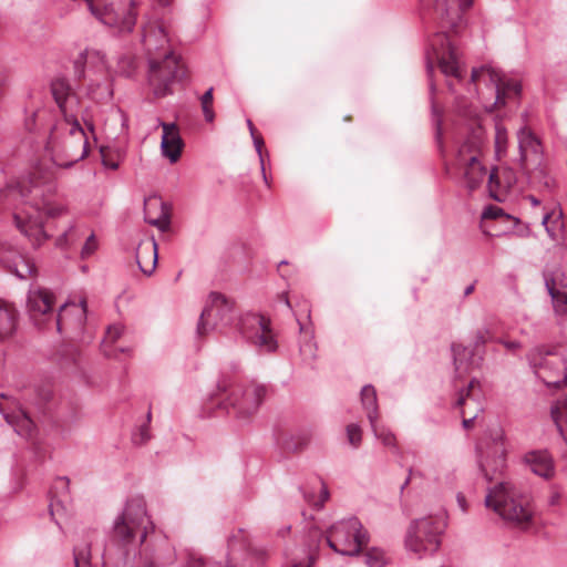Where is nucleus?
<instances>
[{
    "label": "nucleus",
    "instance_id": "obj_55",
    "mask_svg": "<svg viewBox=\"0 0 567 567\" xmlns=\"http://www.w3.org/2000/svg\"><path fill=\"white\" fill-rule=\"evenodd\" d=\"M497 341L499 343H502L508 351H512V352L522 348V343L518 341H508V340H503V339H499Z\"/></svg>",
    "mask_w": 567,
    "mask_h": 567
},
{
    "label": "nucleus",
    "instance_id": "obj_5",
    "mask_svg": "<svg viewBox=\"0 0 567 567\" xmlns=\"http://www.w3.org/2000/svg\"><path fill=\"white\" fill-rule=\"evenodd\" d=\"M485 505L503 519L516 525H527L532 520L528 497L511 483L501 482L489 488L485 496Z\"/></svg>",
    "mask_w": 567,
    "mask_h": 567
},
{
    "label": "nucleus",
    "instance_id": "obj_28",
    "mask_svg": "<svg viewBox=\"0 0 567 567\" xmlns=\"http://www.w3.org/2000/svg\"><path fill=\"white\" fill-rule=\"evenodd\" d=\"M1 258L3 262L7 264L10 271L13 272L20 279H27L28 277H31L37 272V267L34 262L23 255H17L12 261H9L6 257Z\"/></svg>",
    "mask_w": 567,
    "mask_h": 567
},
{
    "label": "nucleus",
    "instance_id": "obj_14",
    "mask_svg": "<svg viewBox=\"0 0 567 567\" xmlns=\"http://www.w3.org/2000/svg\"><path fill=\"white\" fill-rule=\"evenodd\" d=\"M0 413L18 435L27 440L33 439L37 426L17 399L0 393Z\"/></svg>",
    "mask_w": 567,
    "mask_h": 567
},
{
    "label": "nucleus",
    "instance_id": "obj_32",
    "mask_svg": "<svg viewBox=\"0 0 567 567\" xmlns=\"http://www.w3.org/2000/svg\"><path fill=\"white\" fill-rule=\"evenodd\" d=\"M499 91H502V101H496L494 102L495 105H505L507 103V100L508 99H516L519 96L520 92H522V85L519 82L515 81V80H507V81H504L503 80V76H501V82H499Z\"/></svg>",
    "mask_w": 567,
    "mask_h": 567
},
{
    "label": "nucleus",
    "instance_id": "obj_33",
    "mask_svg": "<svg viewBox=\"0 0 567 567\" xmlns=\"http://www.w3.org/2000/svg\"><path fill=\"white\" fill-rule=\"evenodd\" d=\"M73 558L75 567H93L91 563V543L83 540L73 548Z\"/></svg>",
    "mask_w": 567,
    "mask_h": 567
},
{
    "label": "nucleus",
    "instance_id": "obj_26",
    "mask_svg": "<svg viewBox=\"0 0 567 567\" xmlns=\"http://www.w3.org/2000/svg\"><path fill=\"white\" fill-rule=\"evenodd\" d=\"M17 327V310L8 301L0 299V339L10 337Z\"/></svg>",
    "mask_w": 567,
    "mask_h": 567
},
{
    "label": "nucleus",
    "instance_id": "obj_6",
    "mask_svg": "<svg viewBox=\"0 0 567 567\" xmlns=\"http://www.w3.org/2000/svg\"><path fill=\"white\" fill-rule=\"evenodd\" d=\"M75 75L79 80H89L87 93L94 100H106L113 95L110 71L105 55L94 49L82 51L74 61Z\"/></svg>",
    "mask_w": 567,
    "mask_h": 567
},
{
    "label": "nucleus",
    "instance_id": "obj_49",
    "mask_svg": "<svg viewBox=\"0 0 567 567\" xmlns=\"http://www.w3.org/2000/svg\"><path fill=\"white\" fill-rule=\"evenodd\" d=\"M504 215V212L501 207L497 206H488L484 209L482 217L487 219H496Z\"/></svg>",
    "mask_w": 567,
    "mask_h": 567
},
{
    "label": "nucleus",
    "instance_id": "obj_31",
    "mask_svg": "<svg viewBox=\"0 0 567 567\" xmlns=\"http://www.w3.org/2000/svg\"><path fill=\"white\" fill-rule=\"evenodd\" d=\"M124 331L123 326L113 324L110 326L106 330L105 338L102 341L103 352L109 358H117L116 350L109 349L110 346L115 343L117 339L122 336ZM120 352H124L123 348L117 349Z\"/></svg>",
    "mask_w": 567,
    "mask_h": 567
},
{
    "label": "nucleus",
    "instance_id": "obj_13",
    "mask_svg": "<svg viewBox=\"0 0 567 567\" xmlns=\"http://www.w3.org/2000/svg\"><path fill=\"white\" fill-rule=\"evenodd\" d=\"M250 347L258 355H274L278 352V333L269 316L250 313Z\"/></svg>",
    "mask_w": 567,
    "mask_h": 567
},
{
    "label": "nucleus",
    "instance_id": "obj_44",
    "mask_svg": "<svg viewBox=\"0 0 567 567\" xmlns=\"http://www.w3.org/2000/svg\"><path fill=\"white\" fill-rule=\"evenodd\" d=\"M347 436L354 447L359 446L361 443V429L358 424H349L347 426Z\"/></svg>",
    "mask_w": 567,
    "mask_h": 567
},
{
    "label": "nucleus",
    "instance_id": "obj_43",
    "mask_svg": "<svg viewBox=\"0 0 567 567\" xmlns=\"http://www.w3.org/2000/svg\"><path fill=\"white\" fill-rule=\"evenodd\" d=\"M267 550L265 548L250 546V567L252 564H255L257 567L262 566L267 559Z\"/></svg>",
    "mask_w": 567,
    "mask_h": 567
},
{
    "label": "nucleus",
    "instance_id": "obj_15",
    "mask_svg": "<svg viewBox=\"0 0 567 567\" xmlns=\"http://www.w3.org/2000/svg\"><path fill=\"white\" fill-rule=\"evenodd\" d=\"M480 453V467L486 480L491 481L494 474L501 472L505 467V447L503 434L497 431L491 442H482L477 445Z\"/></svg>",
    "mask_w": 567,
    "mask_h": 567
},
{
    "label": "nucleus",
    "instance_id": "obj_63",
    "mask_svg": "<svg viewBox=\"0 0 567 567\" xmlns=\"http://www.w3.org/2000/svg\"><path fill=\"white\" fill-rule=\"evenodd\" d=\"M103 164L112 169H116L118 167L117 163H109L106 159H103Z\"/></svg>",
    "mask_w": 567,
    "mask_h": 567
},
{
    "label": "nucleus",
    "instance_id": "obj_7",
    "mask_svg": "<svg viewBox=\"0 0 567 567\" xmlns=\"http://www.w3.org/2000/svg\"><path fill=\"white\" fill-rule=\"evenodd\" d=\"M368 539L367 530L363 529L361 522L354 516L331 525L326 536L328 546L343 556L358 555Z\"/></svg>",
    "mask_w": 567,
    "mask_h": 567
},
{
    "label": "nucleus",
    "instance_id": "obj_17",
    "mask_svg": "<svg viewBox=\"0 0 567 567\" xmlns=\"http://www.w3.org/2000/svg\"><path fill=\"white\" fill-rule=\"evenodd\" d=\"M478 386V381L476 379H472L467 388L460 391L455 403L457 408H461V415L463 417L462 424L465 430L472 429L474 421L483 411V406L480 402V394L475 392Z\"/></svg>",
    "mask_w": 567,
    "mask_h": 567
},
{
    "label": "nucleus",
    "instance_id": "obj_39",
    "mask_svg": "<svg viewBox=\"0 0 567 567\" xmlns=\"http://www.w3.org/2000/svg\"><path fill=\"white\" fill-rule=\"evenodd\" d=\"M75 226L71 224L69 228L62 233L55 240L56 247L64 249L69 247L75 240Z\"/></svg>",
    "mask_w": 567,
    "mask_h": 567
},
{
    "label": "nucleus",
    "instance_id": "obj_51",
    "mask_svg": "<svg viewBox=\"0 0 567 567\" xmlns=\"http://www.w3.org/2000/svg\"><path fill=\"white\" fill-rule=\"evenodd\" d=\"M489 333V330L487 328L485 329H478L475 334L474 339V347H483L487 342V334Z\"/></svg>",
    "mask_w": 567,
    "mask_h": 567
},
{
    "label": "nucleus",
    "instance_id": "obj_23",
    "mask_svg": "<svg viewBox=\"0 0 567 567\" xmlns=\"http://www.w3.org/2000/svg\"><path fill=\"white\" fill-rule=\"evenodd\" d=\"M525 462L540 477L549 478L554 475V462L547 451H532L525 455Z\"/></svg>",
    "mask_w": 567,
    "mask_h": 567
},
{
    "label": "nucleus",
    "instance_id": "obj_61",
    "mask_svg": "<svg viewBox=\"0 0 567 567\" xmlns=\"http://www.w3.org/2000/svg\"><path fill=\"white\" fill-rule=\"evenodd\" d=\"M526 199H528V200L530 202V204H532L534 207H536V206H538V205L540 204L539 199H537V198H536L535 196H533V195H528V196L526 197Z\"/></svg>",
    "mask_w": 567,
    "mask_h": 567
},
{
    "label": "nucleus",
    "instance_id": "obj_62",
    "mask_svg": "<svg viewBox=\"0 0 567 567\" xmlns=\"http://www.w3.org/2000/svg\"><path fill=\"white\" fill-rule=\"evenodd\" d=\"M290 528H291V527L288 525V526H286V527H284V528L279 529V530H278V535H280V536H285L286 534H288V533L290 532Z\"/></svg>",
    "mask_w": 567,
    "mask_h": 567
},
{
    "label": "nucleus",
    "instance_id": "obj_1",
    "mask_svg": "<svg viewBox=\"0 0 567 567\" xmlns=\"http://www.w3.org/2000/svg\"><path fill=\"white\" fill-rule=\"evenodd\" d=\"M114 537L124 546L140 543L134 554L135 567H167L175 561V550L167 537L156 532L143 497L130 498L113 524Z\"/></svg>",
    "mask_w": 567,
    "mask_h": 567
},
{
    "label": "nucleus",
    "instance_id": "obj_9",
    "mask_svg": "<svg viewBox=\"0 0 567 567\" xmlns=\"http://www.w3.org/2000/svg\"><path fill=\"white\" fill-rule=\"evenodd\" d=\"M527 360L535 375L547 386L559 388L567 382V361L543 348H534Z\"/></svg>",
    "mask_w": 567,
    "mask_h": 567
},
{
    "label": "nucleus",
    "instance_id": "obj_60",
    "mask_svg": "<svg viewBox=\"0 0 567 567\" xmlns=\"http://www.w3.org/2000/svg\"><path fill=\"white\" fill-rule=\"evenodd\" d=\"M413 475H414V468L413 467H410L408 470V476L405 478V481L403 482V484L401 485V493L405 489V487L410 484L411 480L413 478Z\"/></svg>",
    "mask_w": 567,
    "mask_h": 567
},
{
    "label": "nucleus",
    "instance_id": "obj_40",
    "mask_svg": "<svg viewBox=\"0 0 567 567\" xmlns=\"http://www.w3.org/2000/svg\"><path fill=\"white\" fill-rule=\"evenodd\" d=\"M433 124L435 127V141L441 152H443V131H442V118L437 112V109L432 106Z\"/></svg>",
    "mask_w": 567,
    "mask_h": 567
},
{
    "label": "nucleus",
    "instance_id": "obj_8",
    "mask_svg": "<svg viewBox=\"0 0 567 567\" xmlns=\"http://www.w3.org/2000/svg\"><path fill=\"white\" fill-rule=\"evenodd\" d=\"M444 527L443 520L439 517L429 516L413 520L405 537L408 550L420 557L434 554L440 548Z\"/></svg>",
    "mask_w": 567,
    "mask_h": 567
},
{
    "label": "nucleus",
    "instance_id": "obj_50",
    "mask_svg": "<svg viewBox=\"0 0 567 567\" xmlns=\"http://www.w3.org/2000/svg\"><path fill=\"white\" fill-rule=\"evenodd\" d=\"M316 557L312 553H308L306 559L303 560H292L289 564V567H312L315 564Z\"/></svg>",
    "mask_w": 567,
    "mask_h": 567
},
{
    "label": "nucleus",
    "instance_id": "obj_53",
    "mask_svg": "<svg viewBox=\"0 0 567 567\" xmlns=\"http://www.w3.org/2000/svg\"><path fill=\"white\" fill-rule=\"evenodd\" d=\"M426 71H427V75L430 78V90L433 93L434 89H435L434 83L432 81V74L434 72V65H433L432 56H431V54L429 52L426 53Z\"/></svg>",
    "mask_w": 567,
    "mask_h": 567
},
{
    "label": "nucleus",
    "instance_id": "obj_52",
    "mask_svg": "<svg viewBox=\"0 0 567 567\" xmlns=\"http://www.w3.org/2000/svg\"><path fill=\"white\" fill-rule=\"evenodd\" d=\"M266 393L267 389L265 385L257 384L254 386V396L257 406L262 402L264 398L266 396Z\"/></svg>",
    "mask_w": 567,
    "mask_h": 567
},
{
    "label": "nucleus",
    "instance_id": "obj_35",
    "mask_svg": "<svg viewBox=\"0 0 567 567\" xmlns=\"http://www.w3.org/2000/svg\"><path fill=\"white\" fill-rule=\"evenodd\" d=\"M224 408L226 409V411L229 415H235L236 417L244 419V420L246 419L247 400L245 396H243L238 400L233 394L231 398H229L227 400V402L224 403Z\"/></svg>",
    "mask_w": 567,
    "mask_h": 567
},
{
    "label": "nucleus",
    "instance_id": "obj_19",
    "mask_svg": "<svg viewBox=\"0 0 567 567\" xmlns=\"http://www.w3.org/2000/svg\"><path fill=\"white\" fill-rule=\"evenodd\" d=\"M144 219L147 224L166 231L171 225V207L159 196L151 195L144 199Z\"/></svg>",
    "mask_w": 567,
    "mask_h": 567
},
{
    "label": "nucleus",
    "instance_id": "obj_45",
    "mask_svg": "<svg viewBox=\"0 0 567 567\" xmlns=\"http://www.w3.org/2000/svg\"><path fill=\"white\" fill-rule=\"evenodd\" d=\"M68 309L66 305L61 306L60 311L55 318V324L59 332H62L63 330H66L70 326L69 319H68Z\"/></svg>",
    "mask_w": 567,
    "mask_h": 567
},
{
    "label": "nucleus",
    "instance_id": "obj_3",
    "mask_svg": "<svg viewBox=\"0 0 567 567\" xmlns=\"http://www.w3.org/2000/svg\"><path fill=\"white\" fill-rule=\"evenodd\" d=\"M168 30L163 20H148L142 28V43L148 59V84L156 97L172 94L171 86L185 76L173 53Z\"/></svg>",
    "mask_w": 567,
    "mask_h": 567
},
{
    "label": "nucleus",
    "instance_id": "obj_11",
    "mask_svg": "<svg viewBox=\"0 0 567 567\" xmlns=\"http://www.w3.org/2000/svg\"><path fill=\"white\" fill-rule=\"evenodd\" d=\"M234 319L233 303L225 296L213 292L200 313L197 323V334L204 337L214 330L223 329L231 324Z\"/></svg>",
    "mask_w": 567,
    "mask_h": 567
},
{
    "label": "nucleus",
    "instance_id": "obj_29",
    "mask_svg": "<svg viewBox=\"0 0 567 567\" xmlns=\"http://www.w3.org/2000/svg\"><path fill=\"white\" fill-rule=\"evenodd\" d=\"M361 403L367 412L369 423H373L379 419V406L377 391L373 385L367 384L361 389Z\"/></svg>",
    "mask_w": 567,
    "mask_h": 567
},
{
    "label": "nucleus",
    "instance_id": "obj_25",
    "mask_svg": "<svg viewBox=\"0 0 567 567\" xmlns=\"http://www.w3.org/2000/svg\"><path fill=\"white\" fill-rule=\"evenodd\" d=\"M517 140L523 163H526L532 156L538 157L542 148L540 142L528 128H520L517 133Z\"/></svg>",
    "mask_w": 567,
    "mask_h": 567
},
{
    "label": "nucleus",
    "instance_id": "obj_27",
    "mask_svg": "<svg viewBox=\"0 0 567 567\" xmlns=\"http://www.w3.org/2000/svg\"><path fill=\"white\" fill-rule=\"evenodd\" d=\"M455 372L458 377L467 373L473 365L474 351L462 344L453 343L451 347Z\"/></svg>",
    "mask_w": 567,
    "mask_h": 567
},
{
    "label": "nucleus",
    "instance_id": "obj_10",
    "mask_svg": "<svg viewBox=\"0 0 567 567\" xmlns=\"http://www.w3.org/2000/svg\"><path fill=\"white\" fill-rule=\"evenodd\" d=\"M89 11L103 24L115 28L120 32H131L136 23L135 1L131 0L127 8L120 9L107 0H84Z\"/></svg>",
    "mask_w": 567,
    "mask_h": 567
},
{
    "label": "nucleus",
    "instance_id": "obj_59",
    "mask_svg": "<svg viewBox=\"0 0 567 567\" xmlns=\"http://www.w3.org/2000/svg\"><path fill=\"white\" fill-rule=\"evenodd\" d=\"M307 441L306 440H302V442L300 444H295L292 445L290 442L286 441L284 443L285 445V449L289 450V451H298V450H301L303 445H306Z\"/></svg>",
    "mask_w": 567,
    "mask_h": 567
},
{
    "label": "nucleus",
    "instance_id": "obj_34",
    "mask_svg": "<svg viewBox=\"0 0 567 567\" xmlns=\"http://www.w3.org/2000/svg\"><path fill=\"white\" fill-rule=\"evenodd\" d=\"M374 436L382 442V444L392 450H398L396 439L394 433L385 425H380L378 421L370 423Z\"/></svg>",
    "mask_w": 567,
    "mask_h": 567
},
{
    "label": "nucleus",
    "instance_id": "obj_30",
    "mask_svg": "<svg viewBox=\"0 0 567 567\" xmlns=\"http://www.w3.org/2000/svg\"><path fill=\"white\" fill-rule=\"evenodd\" d=\"M563 213L561 210L550 209L545 210L542 215L540 223L545 227L548 236L551 239H557L563 228Z\"/></svg>",
    "mask_w": 567,
    "mask_h": 567
},
{
    "label": "nucleus",
    "instance_id": "obj_56",
    "mask_svg": "<svg viewBox=\"0 0 567 567\" xmlns=\"http://www.w3.org/2000/svg\"><path fill=\"white\" fill-rule=\"evenodd\" d=\"M240 546L243 547L244 549L246 548V543L245 542H241L239 543V540L237 539L236 536H231L228 540V547H229V550L231 553H234L236 549H237V546Z\"/></svg>",
    "mask_w": 567,
    "mask_h": 567
},
{
    "label": "nucleus",
    "instance_id": "obj_42",
    "mask_svg": "<svg viewBox=\"0 0 567 567\" xmlns=\"http://www.w3.org/2000/svg\"><path fill=\"white\" fill-rule=\"evenodd\" d=\"M250 135L252 137V142H254V146L256 148V152L258 153V156H259L264 179L268 184L267 176H266V173H265V156H264V153H262L264 141H262V138L257 137V136L254 135V127H252L251 123H250Z\"/></svg>",
    "mask_w": 567,
    "mask_h": 567
},
{
    "label": "nucleus",
    "instance_id": "obj_16",
    "mask_svg": "<svg viewBox=\"0 0 567 567\" xmlns=\"http://www.w3.org/2000/svg\"><path fill=\"white\" fill-rule=\"evenodd\" d=\"M456 165L464 167V177L471 190L475 189L484 181L486 169L478 161V150L475 141H466L458 147Z\"/></svg>",
    "mask_w": 567,
    "mask_h": 567
},
{
    "label": "nucleus",
    "instance_id": "obj_21",
    "mask_svg": "<svg viewBox=\"0 0 567 567\" xmlns=\"http://www.w3.org/2000/svg\"><path fill=\"white\" fill-rule=\"evenodd\" d=\"M163 135L161 142L162 153L165 157L175 163L181 157L183 141L177 126L174 123H161Z\"/></svg>",
    "mask_w": 567,
    "mask_h": 567
},
{
    "label": "nucleus",
    "instance_id": "obj_57",
    "mask_svg": "<svg viewBox=\"0 0 567 567\" xmlns=\"http://www.w3.org/2000/svg\"><path fill=\"white\" fill-rule=\"evenodd\" d=\"M458 112H460V114H461L464 118H466V120H471V121H473V120L475 118V116H476L475 111H473V110H472L471 107H468V106H465L464 109H460V110H458Z\"/></svg>",
    "mask_w": 567,
    "mask_h": 567
},
{
    "label": "nucleus",
    "instance_id": "obj_48",
    "mask_svg": "<svg viewBox=\"0 0 567 567\" xmlns=\"http://www.w3.org/2000/svg\"><path fill=\"white\" fill-rule=\"evenodd\" d=\"M97 248V243L95 239L94 234H91L87 239L85 240L84 246L82 247L81 255L83 258L92 255Z\"/></svg>",
    "mask_w": 567,
    "mask_h": 567
},
{
    "label": "nucleus",
    "instance_id": "obj_64",
    "mask_svg": "<svg viewBox=\"0 0 567 567\" xmlns=\"http://www.w3.org/2000/svg\"><path fill=\"white\" fill-rule=\"evenodd\" d=\"M474 288H475V287H474V285H473V284H472V285H470V286H467V287L465 288V290H464V296H468V295H471V293L474 291Z\"/></svg>",
    "mask_w": 567,
    "mask_h": 567
},
{
    "label": "nucleus",
    "instance_id": "obj_12",
    "mask_svg": "<svg viewBox=\"0 0 567 567\" xmlns=\"http://www.w3.org/2000/svg\"><path fill=\"white\" fill-rule=\"evenodd\" d=\"M431 48L441 72L447 79L449 89L454 91V81H461L463 78L456 49L445 33H436L431 40Z\"/></svg>",
    "mask_w": 567,
    "mask_h": 567
},
{
    "label": "nucleus",
    "instance_id": "obj_41",
    "mask_svg": "<svg viewBox=\"0 0 567 567\" xmlns=\"http://www.w3.org/2000/svg\"><path fill=\"white\" fill-rule=\"evenodd\" d=\"M135 68V60L132 56L123 55L118 59V72L122 75L131 76Z\"/></svg>",
    "mask_w": 567,
    "mask_h": 567
},
{
    "label": "nucleus",
    "instance_id": "obj_38",
    "mask_svg": "<svg viewBox=\"0 0 567 567\" xmlns=\"http://www.w3.org/2000/svg\"><path fill=\"white\" fill-rule=\"evenodd\" d=\"M151 419H152V414H151V411H148L147 415H146V423L141 425V427L138 429V432L135 433L133 436V441L135 444H144L151 439L150 425H148L151 422Z\"/></svg>",
    "mask_w": 567,
    "mask_h": 567
},
{
    "label": "nucleus",
    "instance_id": "obj_2",
    "mask_svg": "<svg viewBox=\"0 0 567 567\" xmlns=\"http://www.w3.org/2000/svg\"><path fill=\"white\" fill-rule=\"evenodd\" d=\"M54 190L52 184L41 185L33 179L21 181L16 186L0 189V204L11 206L21 199L29 207L16 208L13 221L17 229L30 241L34 248H39L49 239L44 230L41 213L48 218H56L68 213V207L51 200L47 193Z\"/></svg>",
    "mask_w": 567,
    "mask_h": 567
},
{
    "label": "nucleus",
    "instance_id": "obj_18",
    "mask_svg": "<svg viewBox=\"0 0 567 567\" xmlns=\"http://www.w3.org/2000/svg\"><path fill=\"white\" fill-rule=\"evenodd\" d=\"M54 296L47 289H30L28 295V311L37 326L44 322V318L53 316Z\"/></svg>",
    "mask_w": 567,
    "mask_h": 567
},
{
    "label": "nucleus",
    "instance_id": "obj_46",
    "mask_svg": "<svg viewBox=\"0 0 567 567\" xmlns=\"http://www.w3.org/2000/svg\"><path fill=\"white\" fill-rule=\"evenodd\" d=\"M316 344L312 341H307L300 347V354L305 361L311 362L316 359Z\"/></svg>",
    "mask_w": 567,
    "mask_h": 567
},
{
    "label": "nucleus",
    "instance_id": "obj_58",
    "mask_svg": "<svg viewBox=\"0 0 567 567\" xmlns=\"http://www.w3.org/2000/svg\"><path fill=\"white\" fill-rule=\"evenodd\" d=\"M69 483L70 481L68 477H59L55 482V488L68 489Z\"/></svg>",
    "mask_w": 567,
    "mask_h": 567
},
{
    "label": "nucleus",
    "instance_id": "obj_20",
    "mask_svg": "<svg viewBox=\"0 0 567 567\" xmlns=\"http://www.w3.org/2000/svg\"><path fill=\"white\" fill-rule=\"evenodd\" d=\"M545 286L551 297L554 309L557 313L567 312V281L565 275L559 270L553 274L545 271Z\"/></svg>",
    "mask_w": 567,
    "mask_h": 567
},
{
    "label": "nucleus",
    "instance_id": "obj_22",
    "mask_svg": "<svg viewBox=\"0 0 567 567\" xmlns=\"http://www.w3.org/2000/svg\"><path fill=\"white\" fill-rule=\"evenodd\" d=\"M135 260L145 276H151L154 272L158 260L157 243L154 238L142 240L138 244Z\"/></svg>",
    "mask_w": 567,
    "mask_h": 567
},
{
    "label": "nucleus",
    "instance_id": "obj_37",
    "mask_svg": "<svg viewBox=\"0 0 567 567\" xmlns=\"http://www.w3.org/2000/svg\"><path fill=\"white\" fill-rule=\"evenodd\" d=\"M213 87H209L200 97V104L204 117L207 122H213L215 118V113L213 110Z\"/></svg>",
    "mask_w": 567,
    "mask_h": 567
},
{
    "label": "nucleus",
    "instance_id": "obj_24",
    "mask_svg": "<svg viewBox=\"0 0 567 567\" xmlns=\"http://www.w3.org/2000/svg\"><path fill=\"white\" fill-rule=\"evenodd\" d=\"M501 72L491 65L474 68L471 73V82L484 83L495 93L496 101H502V91H499Z\"/></svg>",
    "mask_w": 567,
    "mask_h": 567
},
{
    "label": "nucleus",
    "instance_id": "obj_54",
    "mask_svg": "<svg viewBox=\"0 0 567 567\" xmlns=\"http://www.w3.org/2000/svg\"><path fill=\"white\" fill-rule=\"evenodd\" d=\"M328 498H329V491H328L327 486L322 483L319 501L315 503V506L318 508H321L323 506V504L328 501Z\"/></svg>",
    "mask_w": 567,
    "mask_h": 567
},
{
    "label": "nucleus",
    "instance_id": "obj_36",
    "mask_svg": "<svg viewBox=\"0 0 567 567\" xmlns=\"http://www.w3.org/2000/svg\"><path fill=\"white\" fill-rule=\"evenodd\" d=\"M365 565L368 567H383L386 564V557L382 549L380 548H371L365 555Z\"/></svg>",
    "mask_w": 567,
    "mask_h": 567
},
{
    "label": "nucleus",
    "instance_id": "obj_47",
    "mask_svg": "<svg viewBox=\"0 0 567 567\" xmlns=\"http://www.w3.org/2000/svg\"><path fill=\"white\" fill-rule=\"evenodd\" d=\"M499 186V181H498V176H497V171L496 169H493L489 174V177H488V189H489V195L497 202H501L502 198L501 196L497 194L496 192V188H498Z\"/></svg>",
    "mask_w": 567,
    "mask_h": 567
},
{
    "label": "nucleus",
    "instance_id": "obj_4",
    "mask_svg": "<svg viewBox=\"0 0 567 567\" xmlns=\"http://www.w3.org/2000/svg\"><path fill=\"white\" fill-rule=\"evenodd\" d=\"M51 92L60 107L63 120L51 130L47 148L54 156L61 154L68 157L69 162L60 163V165L69 167L87 155V136L76 116L71 113L76 99L69 82L65 79L53 80Z\"/></svg>",
    "mask_w": 567,
    "mask_h": 567
}]
</instances>
